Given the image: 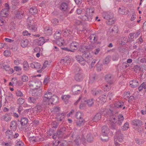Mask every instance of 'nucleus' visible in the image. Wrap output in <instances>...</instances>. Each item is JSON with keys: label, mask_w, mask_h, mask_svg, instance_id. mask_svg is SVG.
<instances>
[{"label": "nucleus", "mask_w": 146, "mask_h": 146, "mask_svg": "<svg viewBox=\"0 0 146 146\" xmlns=\"http://www.w3.org/2000/svg\"><path fill=\"white\" fill-rule=\"evenodd\" d=\"M124 119V117L121 114L117 116L113 115L110 116V120L112 123H116V124L120 126L122 125Z\"/></svg>", "instance_id": "f257e3e1"}, {"label": "nucleus", "mask_w": 146, "mask_h": 146, "mask_svg": "<svg viewBox=\"0 0 146 146\" xmlns=\"http://www.w3.org/2000/svg\"><path fill=\"white\" fill-rule=\"evenodd\" d=\"M102 136L101 137V140L103 141H108L109 139L108 134L110 132V129L107 126H103L102 130Z\"/></svg>", "instance_id": "f03ea898"}, {"label": "nucleus", "mask_w": 146, "mask_h": 146, "mask_svg": "<svg viewBox=\"0 0 146 146\" xmlns=\"http://www.w3.org/2000/svg\"><path fill=\"white\" fill-rule=\"evenodd\" d=\"M94 12V10L93 9L87 8L86 10L85 15L82 17V20L84 21H91L92 19L93 14Z\"/></svg>", "instance_id": "7ed1b4c3"}, {"label": "nucleus", "mask_w": 146, "mask_h": 146, "mask_svg": "<svg viewBox=\"0 0 146 146\" xmlns=\"http://www.w3.org/2000/svg\"><path fill=\"white\" fill-rule=\"evenodd\" d=\"M52 97V94L51 92H47L44 95L42 102V105L43 106H48L50 105L49 100Z\"/></svg>", "instance_id": "20e7f679"}, {"label": "nucleus", "mask_w": 146, "mask_h": 146, "mask_svg": "<svg viewBox=\"0 0 146 146\" xmlns=\"http://www.w3.org/2000/svg\"><path fill=\"white\" fill-rule=\"evenodd\" d=\"M104 78L106 82L110 85L113 84L115 80L114 76L110 74L106 75Z\"/></svg>", "instance_id": "39448f33"}, {"label": "nucleus", "mask_w": 146, "mask_h": 146, "mask_svg": "<svg viewBox=\"0 0 146 146\" xmlns=\"http://www.w3.org/2000/svg\"><path fill=\"white\" fill-rule=\"evenodd\" d=\"M82 90V87L79 85L74 86L72 87V92L74 95H77L80 94Z\"/></svg>", "instance_id": "423d86ee"}, {"label": "nucleus", "mask_w": 146, "mask_h": 146, "mask_svg": "<svg viewBox=\"0 0 146 146\" xmlns=\"http://www.w3.org/2000/svg\"><path fill=\"white\" fill-rule=\"evenodd\" d=\"M5 8L3 9L1 12V16L3 17H6L8 15L9 12V5L7 3L5 4Z\"/></svg>", "instance_id": "0eeeda50"}, {"label": "nucleus", "mask_w": 146, "mask_h": 146, "mask_svg": "<svg viewBox=\"0 0 146 146\" xmlns=\"http://www.w3.org/2000/svg\"><path fill=\"white\" fill-rule=\"evenodd\" d=\"M71 136L73 138L75 137L76 139L74 140V142L77 145H79L80 144L81 142V139L80 137V135H78L77 133L76 132H73Z\"/></svg>", "instance_id": "6e6552de"}, {"label": "nucleus", "mask_w": 146, "mask_h": 146, "mask_svg": "<svg viewBox=\"0 0 146 146\" xmlns=\"http://www.w3.org/2000/svg\"><path fill=\"white\" fill-rule=\"evenodd\" d=\"M29 84L30 86L33 87V88L36 89H38L40 86V82L34 80L30 81Z\"/></svg>", "instance_id": "1a4fd4ad"}, {"label": "nucleus", "mask_w": 146, "mask_h": 146, "mask_svg": "<svg viewBox=\"0 0 146 146\" xmlns=\"http://www.w3.org/2000/svg\"><path fill=\"white\" fill-rule=\"evenodd\" d=\"M66 113L63 112L62 113H59L56 115V118L58 121H63L66 115Z\"/></svg>", "instance_id": "9d476101"}, {"label": "nucleus", "mask_w": 146, "mask_h": 146, "mask_svg": "<svg viewBox=\"0 0 146 146\" xmlns=\"http://www.w3.org/2000/svg\"><path fill=\"white\" fill-rule=\"evenodd\" d=\"M32 94L33 96L36 97V99H38L42 96V90L40 89L36 90L34 91Z\"/></svg>", "instance_id": "9b49d317"}, {"label": "nucleus", "mask_w": 146, "mask_h": 146, "mask_svg": "<svg viewBox=\"0 0 146 146\" xmlns=\"http://www.w3.org/2000/svg\"><path fill=\"white\" fill-rule=\"evenodd\" d=\"M115 135L117 137V139L120 142L123 141V135L121 133V130H118L116 132Z\"/></svg>", "instance_id": "f8f14e48"}, {"label": "nucleus", "mask_w": 146, "mask_h": 146, "mask_svg": "<svg viewBox=\"0 0 146 146\" xmlns=\"http://www.w3.org/2000/svg\"><path fill=\"white\" fill-rule=\"evenodd\" d=\"M104 15L105 16L104 17V19L106 20H111L113 17V14L110 12H105L104 13Z\"/></svg>", "instance_id": "ddd939ff"}, {"label": "nucleus", "mask_w": 146, "mask_h": 146, "mask_svg": "<svg viewBox=\"0 0 146 146\" xmlns=\"http://www.w3.org/2000/svg\"><path fill=\"white\" fill-rule=\"evenodd\" d=\"M76 58L77 61L83 65L85 64V61L86 60L83 58V57L81 55H78L76 56Z\"/></svg>", "instance_id": "4468645a"}, {"label": "nucleus", "mask_w": 146, "mask_h": 146, "mask_svg": "<svg viewBox=\"0 0 146 146\" xmlns=\"http://www.w3.org/2000/svg\"><path fill=\"white\" fill-rule=\"evenodd\" d=\"M40 64L38 62H34L31 63L30 65V66L33 68L36 69L40 68L41 67Z\"/></svg>", "instance_id": "2eb2a0df"}, {"label": "nucleus", "mask_w": 146, "mask_h": 146, "mask_svg": "<svg viewBox=\"0 0 146 146\" xmlns=\"http://www.w3.org/2000/svg\"><path fill=\"white\" fill-rule=\"evenodd\" d=\"M129 84L131 87L134 88L139 86V83L137 80H132L130 82Z\"/></svg>", "instance_id": "dca6fc26"}, {"label": "nucleus", "mask_w": 146, "mask_h": 146, "mask_svg": "<svg viewBox=\"0 0 146 146\" xmlns=\"http://www.w3.org/2000/svg\"><path fill=\"white\" fill-rule=\"evenodd\" d=\"M28 43L29 40L23 38L21 41V46L23 48L27 47L28 45Z\"/></svg>", "instance_id": "f3484780"}, {"label": "nucleus", "mask_w": 146, "mask_h": 146, "mask_svg": "<svg viewBox=\"0 0 146 146\" xmlns=\"http://www.w3.org/2000/svg\"><path fill=\"white\" fill-rule=\"evenodd\" d=\"M10 124L11 129L14 131H15L17 128V121H12L11 122Z\"/></svg>", "instance_id": "a211bd4d"}, {"label": "nucleus", "mask_w": 146, "mask_h": 146, "mask_svg": "<svg viewBox=\"0 0 146 146\" xmlns=\"http://www.w3.org/2000/svg\"><path fill=\"white\" fill-rule=\"evenodd\" d=\"M79 44L76 42H73L70 44V48L74 51L76 50L79 47Z\"/></svg>", "instance_id": "6ab92c4d"}, {"label": "nucleus", "mask_w": 146, "mask_h": 146, "mask_svg": "<svg viewBox=\"0 0 146 146\" xmlns=\"http://www.w3.org/2000/svg\"><path fill=\"white\" fill-rule=\"evenodd\" d=\"M102 114L100 113H97L94 116V117L92 119L93 122H96L99 121L101 118Z\"/></svg>", "instance_id": "aec40b11"}, {"label": "nucleus", "mask_w": 146, "mask_h": 146, "mask_svg": "<svg viewBox=\"0 0 146 146\" xmlns=\"http://www.w3.org/2000/svg\"><path fill=\"white\" fill-rule=\"evenodd\" d=\"M23 70L25 71H28L29 70V66L28 62L26 61H24L22 64Z\"/></svg>", "instance_id": "412c9836"}, {"label": "nucleus", "mask_w": 146, "mask_h": 146, "mask_svg": "<svg viewBox=\"0 0 146 146\" xmlns=\"http://www.w3.org/2000/svg\"><path fill=\"white\" fill-rule=\"evenodd\" d=\"M94 49V47L92 45H90L88 46L87 48H86L84 46H82L80 49V51L83 53L85 52H86V51L87 49L89 50H91L93 49Z\"/></svg>", "instance_id": "4be33fe9"}, {"label": "nucleus", "mask_w": 146, "mask_h": 146, "mask_svg": "<svg viewBox=\"0 0 146 146\" xmlns=\"http://www.w3.org/2000/svg\"><path fill=\"white\" fill-rule=\"evenodd\" d=\"M97 78V75L96 74H93L90 76L89 82L90 84H92Z\"/></svg>", "instance_id": "5701e85b"}, {"label": "nucleus", "mask_w": 146, "mask_h": 146, "mask_svg": "<svg viewBox=\"0 0 146 146\" xmlns=\"http://www.w3.org/2000/svg\"><path fill=\"white\" fill-rule=\"evenodd\" d=\"M75 79L77 82L81 81L83 79V76L80 73H78L75 76Z\"/></svg>", "instance_id": "b1692460"}, {"label": "nucleus", "mask_w": 146, "mask_h": 146, "mask_svg": "<svg viewBox=\"0 0 146 146\" xmlns=\"http://www.w3.org/2000/svg\"><path fill=\"white\" fill-rule=\"evenodd\" d=\"M61 31L60 30L57 31L54 35V38L56 40L59 39L61 38Z\"/></svg>", "instance_id": "393cba45"}, {"label": "nucleus", "mask_w": 146, "mask_h": 146, "mask_svg": "<svg viewBox=\"0 0 146 146\" xmlns=\"http://www.w3.org/2000/svg\"><path fill=\"white\" fill-rule=\"evenodd\" d=\"M58 100V98L56 96H53L49 100L50 104H52L56 103Z\"/></svg>", "instance_id": "a878e982"}, {"label": "nucleus", "mask_w": 146, "mask_h": 146, "mask_svg": "<svg viewBox=\"0 0 146 146\" xmlns=\"http://www.w3.org/2000/svg\"><path fill=\"white\" fill-rule=\"evenodd\" d=\"M9 113H7L4 115L2 116L1 118L3 120L8 122L11 120V117L9 115Z\"/></svg>", "instance_id": "bb28decb"}, {"label": "nucleus", "mask_w": 146, "mask_h": 146, "mask_svg": "<svg viewBox=\"0 0 146 146\" xmlns=\"http://www.w3.org/2000/svg\"><path fill=\"white\" fill-rule=\"evenodd\" d=\"M20 122L22 126H25L28 123V119L27 118L23 117L21 118Z\"/></svg>", "instance_id": "cd10ccee"}, {"label": "nucleus", "mask_w": 146, "mask_h": 146, "mask_svg": "<svg viewBox=\"0 0 146 146\" xmlns=\"http://www.w3.org/2000/svg\"><path fill=\"white\" fill-rule=\"evenodd\" d=\"M44 32L47 35H50L52 33V29L49 27H46L44 29Z\"/></svg>", "instance_id": "c85d7f7f"}, {"label": "nucleus", "mask_w": 146, "mask_h": 146, "mask_svg": "<svg viewBox=\"0 0 146 146\" xmlns=\"http://www.w3.org/2000/svg\"><path fill=\"white\" fill-rule=\"evenodd\" d=\"M132 123L133 125L136 126H141L143 125L142 122L141 121L137 119L133 121Z\"/></svg>", "instance_id": "c756f323"}, {"label": "nucleus", "mask_w": 146, "mask_h": 146, "mask_svg": "<svg viewBox=\"0 0 146 146\" xmlns=\"http://www.w3.org/2000/svg\"><path fill=\"white\" fill-rule=\"evenodd\" d=\"M29 13L33 15H36L38 12V10L35 7H33L29 9Z\"/></svg>", "instance_id": "7c9ffc66"}, {"label": "nucleus", "mask_w": 146, "mask_h": 146, "mask_svg": "<svg viewBox=\"0 0 146 146\" xmlns=\"http://www.w3.org/2000/svg\"><path fill=\"white\" fill-rule=\"evenodd\" d=\"M66 129L65 127H62L57 132V134L58 135H62L64 134Z\"/></svg>", "instance_id": "2f4dec72"}, {"label": "nucleus", "mask_w": 146, "mask_h": 146, "mask_svg": "<svg viewBox=\"0 0 146 146\" xmlns=\"http://www.w3.org/2000/svg\"><path fill=\"white\" fill-rule=\"evenodd\" d=\"M5 134L7 137L9 138H12L14 136V134L12 131L10 130H8L5 132Z\"/></svg>", "instance_id": "473e14b6"}, {"label": "nucleus", "mask_w": 146, "mask_h": 146, "mask_svg": "<svg viewBox=\"0 0 146 146\" xmlns=\"http://www.w3.org/2000/svg\"><path fill=\"white\" fill-rule=\"evenodd\" d=\"M23 13L22 11L18 10L15 13V17L18 19H21V16H23Z\"/></svg>", "instance_id": "72a5a7b5"}, {"label": "nucleus", "mask_w": 146, "mask_h": 146, "mask_svg": "<svg viewBox=\"0 0 146 146\" xmlns=\"http://www.w3.org/2000/svg\"><path fill=\"white\" fill-rule=\"evenodd\" d=\"M79 121L76 122V124L77 126L80 127L85 123V120L83 119H78Z\"/></svg>", "instance_id": "f704fd0d"}, {"label": "nucleus", "mask_w": 146, "mask_h": 146, "mask_svg": "<svg viewBox=\"0 0 146 146\" xmlns=\"http://www.w3.org/2000/svg\"><path fill=\"white\" fill-rule=\"evenodd\" d=\"M28 28L32 32H35L37 31V26L36 25L34 24L31 26H29Z\"/></svg>", "instance_id": "c9c22d12"}, {"label": "nucleus", "mask_w": 146, "mask_h": 146, "mask_svg": "<svg viewBox=\"0 0 146 146\" xmlns=\"http://www.w3.org/2000/svg\"><path fill=\"white\" fill-rule=\"evenodd\" d=\"M86 139L87 141L89 142L92 141L94 139L93 137L90 133H89L87 134L86 136Z\"/></svg>", "instance_id": "e433bc0d"}, {"label": "nucleus", "mask_w": 146, "mask_h": 146, "mask_svg": "<svg viewBox=\"0 0 146 146\" xmlns=\"http://www.w3.org/2000/svg\"><path fill=\"white\" fill-rule=\"evenodd\" d=\"M36 99L33 97H30L28 99L29 103L30 104H34L36 102Z\"/></svg>", "instance_id": "4c0bfd02"}, {"label": "nucleus", "mask_w": 146, "mask_h": 146, "mask_svg": "<svg viewBox=\"0 0 146 146\" xmlns=\"http://www.w3.org/2000/svg\"><path fill=\"white\" fill-rule=\"evenodd\" d=\"M125 7H122L121 8L119 7L118 10V12L119 14L121 15H124L127 14V13L125 12Z\"/></svg>", "instance_id": "58836bf2"}, {"label": "nucleus", "mask_w": 146, "mask_h": 146, "mask_svg": "<svg viewBox=\"0 0 146 146\" xmlns=\"http://www.w3.org/2000/svg\"><path fill=\"white\" fill-rule=\"evenodd\" d=\"M111 56H107L103 60V64H108L110 61Z\"/></svg>", "instance_id": "ea45409f"}, {"label": "nucleus", "mask_w": 146, "mask_h": 146, "mask_svg": "<svg viewBox=\"0 0 146 146\" xmlns=\"http://www.w3.org/2000/svg\"><path fill=\"white\" fill-rule=\"evenodd\" d=\"M101 90H96L95 89H93L91 91L92 94L94 96L99 95L101 94Z\"/></svg>", "instance_id": "a19ab883"}, {"label": "nucleus", "mask_w": 146, "mask_h": 146, "mask_svg": "<svg viewBox=\"0 0 146 146\" xmlns=\"http://www.w3.org/2000/svg\"><path fill=\"white\" fill-rule=\"evenodd\" d=\"M45 42V41L44 37H40L38 39V44L40 46H42Z\"/></svg>", "instance_id": "79ce46f5"}, {"label": "nucleus", "mask_w": 146, "mask_h": 146, "mask_svg": "<svg viewBox=\"0 0 146 146\" xmlns=\"http://www.w3.org/2000/svg\"><path fill=\"white\" fill-rule=\"evenodd\" d=\"M42 103H41L40 102L38 103L35 108V109H37L38 110H41L42 108H45V107H47L48 106H44L42 105Z\"/></svg>", "instance_id": "37998d69"}, {"label": "nucleus", "mask_w": 146, "mask_h": 146, "mask_svg": "<svg viewBox=\"0 0 146 146\" xmlns=\"http://www.w3.org/2000/svg\"><path fill=\"white\" fill-rule=\"evenodd\" d=\"M123 105V102L120 101L117 102L115 104V107L118 108L121 107Z\"/></svg>", "instance_id": "c03bdc74"}, {"label": "nucleus", "mask_w": 146, "mask_h": 146, "mask_svg": "<svg viewBox=\"0 0 146 146\" xmlns=\"http://www.w3.org/2000/svg\"><path fill=\"white\" fill-rule=\"evenodd\" d=\"M56 44L59 46H62L64 43V41L61 38L56 40Z\"/></svg>", "instance_id": "a18cd8bd"}, {"label": "nucleus", "mask_w": 146, "mask_h": 146, "mask_svg": "<svg viewBox=\"0 0 146 146\" xmlns=\"http://www.w3.org/2000/svg\"><path fill=\"white\" fill-rule=\"evenodd\" d=\"M75 116L77 119H83V114L80 112H77Z\"/></svg>", "instance_id": "49530a36"}, {"label": "nucleus", "mask_w": 146, "mask_h": 146, "mask_svg": "<svg viewBox=\"0 0 146 146\" xmlns=\"http://www.w3.org/2000/svg\"><path fill=\"white\" fill-rule=\"evenodd\" d=\"M143 89L146 90V84L145 82H143L138 88V90L139 92L141 91Z\"/></svg>", "instance_id": "de8ad7c7"}, {"label": "nucleus", "mask_w": 146, "mask_h": 146, "mask_svg": "<svg viewBox=\"0 0 146 146\" xmlns=\"http://www.w3.org/2000/svg\"><path fill=\"white\" fill-rule=\"evenodd\" d=\"M67 7L68 6L67 4L65 3H64L61 5L60 9L61 10L65 11L67 9Z\"/></svg>", "instance_id": "09e8293b"}, {"label": "nucleus", "mask_w": 146, "mask_h": 146, "mask_svg": "<svg viewBox=\"0 0 146 146\" xmlns=\"http://www.w3.org/2000/svg\"><path fill=\"white\" fill-rule=\"evenodd\" d=\"M71 33V31L70 30L67 29L64 31L63 34V36L65 37L69 36Z\"/></svg>", "instance_id": "8fccbe9b"}, {"label": "nucleus", "mask_w": 146, "mask_h": 146, "mask_svg": "<svg viewBox=\"0 0 146 146\" xmlns=\"http://www.w3.org/2000/svg\"><path fill=\"white\" fill-rule=\"evenodd\" d=\"M90 40H92L93 39L94 42H96L97 41L98 39V37L97 36L94 34H92L90 36Z\"/></svg>", "instance_id": "3c124183"}, {"label": "nucleus", "mask_w": 146, "mask_h": 146, "mask_svg": "<svg viewBox=\"0 0 146 146\" xmlns=\"http://www.w3.org/2000/svg\"><path fill=\"white\" fill-rule=\"evenodd\" d=\"M129 128V123L128 122L125 123L121 127V129L123 131L127 130Z\"/></svg>", "instance_id": "603ef678"}, {"label": "nucleus", "mask_w": 146, "mask_h": 146, "mask_svg": "<svg viewBox=\"0 0 146 146\" xmlns=\"http://www.w3.org/2000/svg\"><path fill=\"white\" fill-rule=\"evenodd\" d=\"M85 102H86L88 105L89 106H90L94 104L93 99H89L86 101H85Z\"/></svg>", "instance_id": "864d4df0"}, {"label": "nucleus", "mask_w": 146, "mask_h": 146, "mask_svg": "<svg viewBox=\"0 0 146 146\" xmlns=\"http://www.w3.org/2000/svg\"><path fill=\"white\" fill-rule=\"evenodd\" d=\"M25 101L24 98H20L17 100V103L19 104L22 105L25 102Z\"/></svg>", "instance_id": "5fc2aeb1"}, {"label": "nucleus", "mask_w": 146, "mask_h": 146, "mask_svg": "<svg viewBox=\"0 0 146 146\" xmlns=\"http://www.w3.org/2000/svg\"><path fill=\"white\" fill-rule=\"evenodd\" d=\"M21 79L23 82H27L29 80L28 77L25 75H23L21 76Z\"/></svg>", "instance_id": "6e6d98bb"}, {"label": "nucleus", "mask_w": 146, "mask_h": 146, "mask_svg": "<svg viewBox=\"0 0 146 146\" xmlns=\"http://www.w3.org/2000/svg\"><path fill=\"white\" fill-rule=\"evenodd\" d=\"M11 3L14 6H17L19 5V2L18 0H11Z\"/></svg>", "instance_id": "4d7b16f0"}, {"label": "nucleus", "mask_w": 146, "mask_h": 146, "mask_svg": "<svg viewBox=\"0 0 146 146\" xmlns=\"http://www.w3.org/2000/svg\"><path fill=\"white\" fill-rule=\"evenodd\" d=\"M84 56L85 57V59L86 60V61L88 62V60L92 58L91 56H89L86 53L84 54Z\"/></svg>", "instance_id": "13d9d810"}, {"label": "nucleus", "mask_w": 146, "mask_h": 146, "mask_svg": "<svg viewBox=\"0 0 146 146\" xmlns=\"http://www.w3.org/2000/svg\"><path fill=\"white\" fill-rule=\"evenodd\" d=\"M118 29V27L117 26H113V28L111 29L110 28V30H111V32H114L115 33H117Z\"/></svg>", "instance_id": "bf43d9fd"}, {"label": "nucleus", "mask_w": 146, "mask_h": 146, "mask_svg": "<svg viewBox=\"0 0 146 146\" xmlns=\"http://www.w3.org/2000/svg\"><path fill=\"white\" fill-rule=\"evenodd\" d=\"M116 125V123H112V122H111L110 126V128L112 129H117Z\"/></svg>", "instance_id": "052dcab7"}, {"label": "nucleus", "mask_w": 146, "mask_h": 146, "mask_svg": "<svg viewBox=\"0 0 146 146\" xmlns=\"http://www.w3.org/2000/svg\"><path fill=\"white\" fill-rule=\"evenodd\" d=\"M69 61L68 60V58L67 56L65 57L63 59H62L61 60V62L63 64L65 63H68Z\"/></svg>", "instance_id": "680f3d73"}, {"label": "nucleus", "mask_w": 146, "mask_h": 146, "mask_svg": "<svg viewBox=\"0 0 146 146\" xmlns=\"http://www.w3.org/2000/svg\"><path fill=\"white\" fill-rule=\"evenodd\" d=\"M119 58L118 54L117 53H115L112 56V59L113 61L117 60Z\"/></svg>", "instance_id": "e2e57ef3"}, {"label": "nucleus", "mask_w": 146, "mask_h": 146, "mask_svg": "<svg viewBox=\"0 0 146 146\" xmlns=\"http://www.w3.org/2000/svg\"><path fill=\"white\" fill-rule=\"evenodd\" d=\"M16 95L17 96L22 97L23 95V93L20 90L17 91L16 92Z\"/></svg>", "instance_id": "0e129e2a"}, {"label": "nucleus", "mask_w": 146, "mask_h": 146, "mask_svg": "<svg viewBox=\"0 0 146 146\" xmlns=\"http://www.w3.org/2000/svg\"><path fill=\"white\" fill-rule=\"evenodd\" d=\"M4 54L5 56L7 57L10 55L11 52L10 51L8 50H6L4 52Z\"/></svg>", "instance_id": "69168bd1"}, {"label": "nucleus", "mask_w": 146, "mask_h": 146, "mask_svg": "<svg viewBox=\"0 0 146 146\" xmlns=\"http://www.w3.org/2000/svg\"><path fill=\"white\" fill-rule=\"evenodd\" d=\"M110 86H108L107 84H106L104 87L103 89L104 91H108L110 90Z\"/></svg>", "instance_id": "338daca9"}, {"label": "nucleus", "mask_w": 146, "mask_h": 146, "mask_svg": "<svg viewBox=\"0 0 146 146\" xmlns=\"http://www.w3.org/2000/svg\"><path fill=\"white\" fill-rule=\"evenodd\" d=\"M15 146H25L24 143L21 141H17Z\"/></svg>", "instance_id": "774afa93"}]
</instances>
